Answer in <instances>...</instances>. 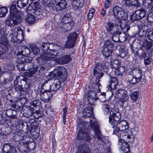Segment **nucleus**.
I'll list each match as a JSON object with an SVG mask.
<instances>
[{"label":"nucleus","mask_w":153,"mask_h":153,"mask_svg":"<svg viewBox=\"0 0 153 153\" xmlns=\"http://www.w3.org/2000/svg\"><path fill=\"white\" fill-rule=\"evenodd\" d=\"M65 68L61 66L56 67L54 70L49 74V77H58L59 79L51 78L48 80L45 81L43 82L42 85L43 87L46 84L48 83L49 84L50 89H49L53 93L56 91L60 88L61 81L65 80L66 76L64 75L62 72L65 70Z\"/></svg>","instance_id":"f257e3e1"},{"label":"nucleus","mask_w":153,"mask_h":153,"mask_svg":"<svg viewBox=\"0 0 153 153\" xmlns=\"http://www.w3.org/2000/svg\"><path fill=\"white\" fill-rule=\"evenodd\" d=\"M62 50V47L60 46L55 45L52 50H50V52L48 53V56H45L44 59L51 60L50 64L51 65H53L57 63L67 64L71 60V58L69 55H65L62 56L60 58L56 59L55 56L58 55Z\"/></svg>","instance_id":"f03ea898"},{"label":"nucleus","mask_w":153,"mask_h":153,"mask_svg":"<svg viewBox=\"0 0 153 153\" xmlns=\"http://www.w3.org/2000/svg\"><path fill=\"white\" fill-rule=\"evenodd\" d=\"M135 132L136 131L135 130L133 133L129 130H128L126 132L121 131H115V134L119 138L118 143L120 146V149L124 153H128L127 151L126 152L124 151L125 150V149H126L128 150L130 147L126 141H128V140L130 139L131 136L132 135L133 133L134 134V135H135L137 134V132L136 131V133L134 132Z\"/></svg>","instance_id":"7ed1b4c3"},{"label":"nucleus","mask_w":153,"mask_h":153,"mask_svg":"<svg viewBox=\"0 0 153 153\" xmlns=\"http://www.w3.org/2000/svg\"><path fill=\"white\" fill-rule=\"evenodd\" d=\"M16 2H13L10 7V16L9 18L5 20V24L11 27L20 24L22 20V14L20 11H18L16 7Z\"/></svg>","instance_id":"20e7f679"},{"label":"nucleus","mask_w":153,"mask_h":153,"mask_svg":"<svg viewBox=\"0 0 153 153\" xmlns=\"http://www.w3.org/2000/svg\"><path fill=\"white\" fill-rule=\"evenodd\" d=\"M142 71L140 68L131 71L127 74L128 81L131 84L134 85L141 81L142 79Z\"/></svg>","instance_id":"39448f33"},{"label":"nucleus","mask_w":153,"mask_h":153,"mask_svg":"<svg viewBox=\"0 0 153 153\" xmlns=\"http://www.w3.org/2000/svg\"><path fill=\"white\" fill-rule=\"evenodd\" d=\"M12 33L10 34L11 41L13 42L19 43L24 39V35L22 30L19 27H16L13 31L10 30Z\"/></svg>","instance_id":"423d86ee"},{"label":"nucleus","mask_w":153,"mask_h":153,"mask_svg":"<svg viewBox=\"0 0 153 153\" xmlns=\"http://www.w3.org/2000/svg\"><path fill=\"white\" fill-rule=\"evenodd\" d=\"M28 10L32 11L38 19L42 18L45 16L40 8V3L38 2L31 3L28 6Z\"/></svg>","instance_id":"0eeeda50"},{"label":"nucleus","mask_w":153,"mask_h":153,"mask_svg":"<svg viewBox=\"0 0 153 153\" xmlns=\"http://www.w3.org/2000/svg\"><path fill=\"white\" fill-rule=\"evenodd\" d=\"M114 96L115 98L119 99L118 102L120 106H123L124 103L128 99L127 92L125 90L120 89L115 92Z\"/></svg>","instance_id":"6e6552de"},{"label":"nucleus","mask_w":153,"mask_h":153,"mask_svg":"<svg viewBox=\"0 0 153 153\" xmlns=\"http://www.w3.org/2000/svg\"><path fill=\"white\" fill-rule=\"evenodd\" d=\"M116 18L120 20H125L127 17V14L121 8L115 6L111 9Z\"/></svg>","instance_id":"1a4fd4ad"},{"label":"nucleus","mask_w":153,"mask_h":153,"mask_svg":"<svg viewBox=\"0 0 153 153\" xmlns=\"http://www.w3.org/2000/svg\"><path fill=\"white\" fill-rule=\"evenodd\" d=\"M110 116L109 117V122L111 123L112 127L115 126L116 124L120 122L121 116L120 113L119 112L114 111L110 112Z\"/></svg>","instance_id":"9d476101"},{"label":"nucleus","mask_w":153,"mask_h":153,"mask_svg":"<svg viewBox=\"0 0 153 153\" xmlns=\"http://www.w3.org/2000/svg\"><path fill=\"white\" fill-rule=\"evenodd\" d=\"M99 124L96 121L95 118L93 117V120H91V124L90 126L94 130L95 135L96 138L101 141L103 142V140L101 138V134L98 127Z\"/></svg>","instance_id":"9b49d317"},{"label":"nucleus","mask_w":153,"mask_h":153,"mask_svg":"<svg viewBox=\"0 0 153 153\" xmlns=\"http://www.w3.org/2000/svg\"><path fill=\"white\" fill-rule=\"evenodd\" d=\"M102 71L97 69L95 68L93 71V74L96 77L95 81L94 83V85H95V88L97 89H99V86L100 85V84L99 82L100 81L99 79L103 75V73H102Z\"/></svg>","instance_id":"f8f14e48"},{"label":"nucleus","mask_w":153,"mask_h":153,"mask_svg":"<svg viewBox=\"0 0 153 153\" xmlns=\"http://www.w3.org/2000/svg\"><path fill=\"white\" fill-rule=\"evenodd\" d=\"M114 127L115 129H114L113 133L115 134L114 131H123L128 128V125L127 121L125 120H122L116 124Z\"/></svg>","instance_id":"ddd939ff"},{"label":"nucleus","mask_w":153,"mask_h":153,"mask_svg":"<svg viewBox=\"0 0 153 153\" xmlns=\"http://www.w3.org/2000/svg\"><path fill=\"white\" fill-rule=\"evenodd\" d=\"M77 34L75 33H71L68 37V41L65 44V46L68 48L74 47L75 44V40L77 39Z\"/></svg>","instance_id":"4468645a"},{"label":"nucleus","mask_w":153,"mask_h":153,"mask_svg":"<svg viewBox=\"0 0 153 153\" xmlns=\"http://www.w3.org/2000/svg\"><path fill=\"white\" fill-rule=\"evenodd\" d=\"M53 93L49 90H46L42 92L41 99L45 102H48L52 97Z\"/></svg>","instance_id":"2eb2a0df"},{"label":"nucleus","mask_w":153,"mask_h":153,"mask_svg":"<svg viewBox=\"0 0 153 153\" xmlns=\"http://www.w3.org/2000/svg\"><path fill=\"white\" fill-rule=\"evenodd\" d=\"M146 15L145 10L143 9L137 10L133 14L131 18L133 20H139L143 18Z\"/></svg>","instance_id":"dca6fc26"},{"label":"nucleus","mask_w":153,"mask_h":153,"mask_svg":"<svg viewBox=\"0 0 153 153\" xmlns=\"http://www.w3.org/2000/svg\"><path fill=\"white\" fill-rule=\"evenodd\" d=\"M139 43L143 47V48L147 52L150 51L153 45L152 42H149L146 39L140 40Z\"/></svg>","instance_id":"f3484780"},{"label":"nucleus","mask_w":153,"mask_h":153,"mask_svg":"<svg viewBox=\"0 0 153 153\" xmlns=\"http://www.w3.org/2000/svg\"><path fill=\"white\" fill-rule=\"evenodd\" d=\"M83 115L84 117L91 118L90 120V123H91V120H93V118H95L93 115V110L92 107L91 105H89L85 108L84 110Z\"/></svg>","instance_id":"a211bd4d"},{"label":"nucleus","mask_w":153,"mask_h":153,"mask_svg":"<svg viewBox=\"0 0 153 153\" xmlns=\"http://www.w3.org/2000/svg\"><path fill=\"white\" fill-rule=\"evenodd\" d=\"M77 129H78V130L77 138L79 140H83L87 132L84 126L82 125L79 124L77 127Z\"/></svg>","instance_id":"6ab92c4d"},{"label":"nucleus","mask_w":153,"mask_h":153,"mask_svg":"<svg viewBox=\"0 0 153 153\" xmlns=\"http://www.w3.org/2000/svg\"><path fill=\"white\" fill-rule=\"evenodd\" d=\"M92 87L94 90H92L89 91L88 94V100H89L90 99H94L96 97V92H98L100 91V89H97L95 88V85H93Z\"/></svg>","instance_id":"aec40b11"},{"label":"nucleus","mask_w":153,"mask_h":153,"mask_svg":"<svg viewBox=\"0 0 153 153\" xmlns=\"http://www.w3.org/2000/svg\"><path fill=\"white\" fill-rule=\"evenodd\" d=\"M49 43L45 42V43H43L42 45V48L43 50V51H44L45 52V54L43 55V56L42 57V59L45 61H48L50 60H45V56H48V53H49L50 52V51L52 50V49H49ZM53 49H52V50Z\"/></svg>","instance_id":"412c9836"},{"label":"nucleus","mask_w":153,"mask_h":153,"mask_svg":"<svg viewBox=\"0 0 153 153\" xmlns=\"http://www.w3.org/2000/svg\"><path fill=\"white\" fill-rule=\"evenodd\" d=\"M73 1V7L75 10H80L83 6L84 3V0H72Z\"/></svg>","instance_id":"4be33fe9"},{"label":"nucleus","mask_w":153,"mask_h":153,"mask_svg":"<svg viewBox=\"0 0 153 153\" xmlns=\"http://www.w3.org/2000/svg\"><path fill=\"white\" fill-rule=\"evenodd\" d=\"M2 152L5 153H14L15 152V148L11 146L9 143L5 144L3 146Z\"/></svg>","instance_id":"5701e85b"},{"label":"nucleus","mask_w":153,"mask_h":153,"mask_svg":"<svg viewBox=\"0 0 153 153\" xmlns=\"http://www.w3.org/2000/svg\"><path fill=\"white\" fill-rule=\"evenodd\" d=\"M26 70H29L28 71L24 72V75L25 76H27L28 77H30L37 71L38 67H35L32 68L28 67Z\"/></svg>","instance_id":"b1692460"},{"label":"nucleus","mask_w":153,"mask_h":153,"mask_svg":"<svg viewBox=\"0 0 153 153\" xmlns=\"http://www.w3.org/2000/svg\"><path fill=\"white\" fill-rule=\"evenodd\" d=\"M24 133L22 131H20L14 134L13 136V139L16 142L23 140L25 137Z\"/></svg>","instance_id":"393cba45"},{"label":"nucleus","mask_w":153,"mask_h":153,"mask_svg":"<svg viewBox=\"0 0 153 153\" xmlns=\"http://www.w3.org/2000/svg\"><path fill=\"white\" fill-rule=\"evenodd\" d=\"M78 152L79 153H89L90 151L88 146L86 144L81 145L78 148Z\"/></svg>","instance_id":"a878e982"},{"label":"nucleus","mask_w":153,"mask_h":153,"mask_svg":"<svg viewBox=\"0 0 153 153\" xmlns=\"http://www.w3.org/2000/svg\"><path fill=\"white\" fill-rule=\"evenodd\" d=\"M108 86L111 89L116 88V86L117 84V79L115 77H111L109 80Z\"/></svg>","instance_id":"bb28decb"},{"label":"nucleus","mask_w":153,"mask_h":153,"mask_svg":"<svg viewBox=\"0 0 153 153\" xmlns=\"http://www.w3.org/2000/svg\"><path fill=\"white\" fill-rule=\"evenodd\" d=\"M64 24H73L70 15L67 13L64 15L61 19V23Z\"/></svg>","instance_id":"cd10ccee"},{"label":"nucleus","mask_w":153,"mask_h":153,"mask_svg":"<svg viewBox=\"0 0 153 153\" xmlns=\"http://www.w3.org/2000/svg\"><path fill=\"white\" fill-rule=\"evenodd\" d=\"M73 24L61 23L60 28L62 31L64 32L70 31L71 29Z\"/></svg>","instance_id":"c85d7f7f"},{"label":"nucleus","mask_w":153,"mask_h":153,"mask_svg":"<svg viewBox=\"0 0 153 153\" xmlns=\"http://www.w3.org/2000/svg\"><path fill=\"white\" fill-rule=\"evenodd\" d=\"M117 21L118 22V26L119 25L121 29L123 30V31L125 33L127 32L128 30H130V27L128 25L127 23L124 21H123L124 22H120V21L118 20Z\"/></svg>","instance_id":"c756f323"},{"label":"nucleus","mask_w":153,"mask_h":153,"mask_svg":"<svg viewBox=\"0 0 153 153\" xmlns=\"http://www.w3.org/2000/svg\"><path fill=\"white\" fill-rule=\"evenodd\" d=\"M115 74L117 76H121L124 74L126 68L123 66H120L116 69H115Z\"/></svg>","instance_id":"7c9ffc66"},{"label":"nucleus","mask_w":153,"mask_h":153,"mask_svg":"<svg viewBox=\"0 0 153 153\" xmlns=\"http://www.w3.org/2000/svg\"><path fill=\"white\" fill-rule=\"evenodd\" d=\"M119 55L122 58H123L126 56L127 54L128 49L127 48L122 46L119 48Z\"/></svg>","instance_id":"2f4dec72"},{"label":"nucleus","mask_w":153,"mask_h":153,"mask_svg":"<svg viewBox=\"0 0 153 153\" xmlns=\"http://www.w3.org/2000/svg\"><path fill=\"white\" fill-rule=\"evenodd\" d=\"M31 106H29L27 107V109L32 110V108L35 109L34 108L39 107L41 104L40 102L38 100H36L31 102L30 103Z\"/></svg>","instance_id":"473e14b6"},{"label":"nucleus","mask_w":153,"mask_h":153,"mask_svg":"<svg viewBox=\"0 0 153 153\" xmlns=\"http://www.w3.org/2000/svg\"><path fill=\"white\" fill-rule=\"evenodd\" d=\"M113 48H103L102 50L103 55L106 57L110 56L112 54Z\"/></svg>","instance_id":"72a5a7b5"},{"label":"nucleus","mask_w":153,"mask_h":153,"mask_svg":"<svg viewBox=\"0 0 153 153\" xmlns=\"http://www.w3.org/2000/svg\"><path fill=\"white\" fill-rule=\"evenodd\" d=\"M28 0H15V2H16L18 7L20 8L25 7L27 3Z\"/></svg>","instance_id":"f704fd0d"},{"label":"nucleus","mask_w":153,"mask_h":153,"mask_svg":"<svg viewBox=\"0 0 153 153\" xmlns=\"http://www.w3.org/2000/svg\"><path fill=\"white\" fill-rule=\"evenodd\" d=\"M66 2L65 0H62L58 3H57L56 6V10H59L62 9H65L66 7Z\"/></svg>","instance_id":"c9c22d12"},{"label":"nucleus","mask_w":153,"mask_h":153,"mask_svg":"<svg viewBox=\"0 0 153 153\" xmlns=\"http://www.w3.org/2000/svg\"><path fill=\"white\" fill-rule=\"evenodd\" d=\"M121 62L119 59H115L112 61L111 63V66L112 68L116 69L118 68L121 65Z\"/></svg>","instance_id":"e433bc0d"},{"label":"nucleus","mask_w":153,"mask_h":153,"mask_svg":"<svg viewBox=\"0 0 153 153\" xmlns=\"http://www.w3.org/2000/svg\"><path fill=\"white\" fill-rule=\"evenodd\" d=\"M139 92L138 91H134L130 95V98L134 102H136L139 97Z\"/></svg>","instance_id":"4c0bfd02"},{"label":"nucleus","mask_w":153,"mask_h":153,"mask_svg":"<svg viewBox=\"0 0 153 153\" xmlns=\"http://www.w3.org/2000/svg\"><path fill=\"white\" fill-rule=\"evenodd\" d=\"M14 68L15 65L12 62L7 63L5 67V68L7 71H12L14 69Z\"/></svg>","instance_id":"58836bf2"},{"label":"nucleus","mask_w":153,"mask_h":153,"mask_svg":"<svg viewBox=\"0 0 153 153\" xmlns=\"http://www.w3.org/2000/svg\"><path fill=\"white\" fill-rule=\"evenodd\" d=\"M120 33V32L118 31L112 34V39L114 41L116 42L119 41Z\"/></svg>","instance_id":"ea45409f"},{"label":"nucleus","mask_w":153,"mask_h":153,"mask_svg":"<svg viewBox=\"0 0 153 153\" xmlns=\"http://www.w3.org/2000/svg\"><path fill=\"white\" fill-rule=\"evenodd\" d=\"M147 33H148V30L142 27L139 32L138 34L140 37H144L146 36Z\"/></svg>","instance_id":"a19ab883"},{"label":"nucleus","mask_w":153,"mask_h":153,"mask_svg":"<svg viewBox=\"0 0 153 153\" xmlns=\"http://www.w3.org/2000/svg\"><path fill=\"white\" fill-rule=\"evenodd\" d=\"M8 12L7 8L6 7L0 8V17H4Z\"/></svg>","instance_id":"79ce46f5"},{"label":"nucleus","mask_w":153,"mask_h":153,"mask_svg":"<svg viewBox=\"0 0 153 153\" xmlns=\"http://www.w3.org/2000/svg\"><path fill=\"white\" fill-rule=\"evenodd\" d=\"M144 6L148 8H150L153 5V0H144Z\"/></svg>","instance_id":"37998d69"},{"label":"nucleus","mask_w":153,"mask_h":153,"mask_svg":"<svg viewBox=\"0 0 153 153\" xmlns=\"http://www.w3.org/2000/svg\"><path fill=\"white\" fill-rule=\"evenodd\" d=\"M27 23L32 24L35 21V17L34 16L30 14L28 17L25 19Z\"/></svg>","instance_id":"c03bdc74"},{"label":"nucleus","mask_w":153,"mask_h":153,"mask_svg":"<svg viewBox=\"0 0 153 153\" xmlns=\"http://www.w3.org/2000/svg\"><path fill=\"white\" fill-rule=\"evenodd\" d=\"M102 109L104 114H107L109 111V105L106 103L103 104L102 106Z\"/></svg>","instance_id":"a18cd8bd"},{"label":"nucleus","mask_w":153,"mask_h":153,"mask_svg":"<svg viewBox=\"0 0 153 153\" xmlns=\"http://www.w3.org/2000/svg\"><path fill=\"white\" fill-rule=\"evenodd\" d=\"M30 49L25 47L22 51V54L26 56H27L30 55Z\"/></svg>","instance_id":"49530a36"},{"label":"nucleus","mask_w":153,"mask_h":153,"mask_svg":"<svg viewBox=\"0 0 153 153\" xmlns=\"http://www.w3.org/2000/svg\"><path fill=\"white\" fill-rule=\"evenodd\" d=\"M126 33H121L120 32L119 35V42H123L125 41L127 38V36Z\"/></svg>","instance_id":"de8ad7c7"},{"label":"nucleus","mask_w":153,"mask_h":153,"mask_svg":"<svg viewBox=\"0 0 153 153\" xmlns=\"http://www.w3.org/2000/svg\"><path fill=\"white\" fill-rule=\"evenodd\" d=\"M114 45L109 40L106 41L104 45V48H113Z\"/></svg>","instance_id":"09e8293b"},{"label":"nucleus","mask_w":153,"mask_h":153,"mask_svg":"<svg viewBox=\"0 0 153 153\" xmlns=\"http://www.w3.org/2000/svg\"><path fill=\"white\" fill-rule=\"evenodd\" d=\"M147 38L149 40L153 41V30L149 29L148 30L147 34Z\"/></svg>","instance_id":"8fccbe9b"},{"label":"nucleus","mask_w":153,"mask_h":153,"mask_svg":"<svg viewBox=\"0 0 153 153\" xmlns=\"http://www.w3.org/2000/svg\"><path fill=\"white\" fill-rule=\"evenodd\" d=\"M31 48L33 53L34 54L37 55L39 53L40 49L36 45H33Z\"/></svg>","instance_id":"3c124183"},{"label":"nucleus","mask_w":153,"mask_h":153,"mask_svg":"<svg viewBox=\"0 0 153 153\" xmlns=\"http://www.w3.org/2000/svg\"><path fill=\"white\" fill-rule=\"evenodd\" d=\"M114 27H106V29L107 33L108 34H111L117 32L118 31V28H116V29L115 30Z\"/></svg>","instance_id":"603ef678"},{"label":"nucleus","mask_w":153,"mask_h":153,"mask_svg":"<svg viewBox=\"0 0 153 153\" xmlns=\"http://www.w3.org/2000/svg\"><path fill=\"white\" fill-rule=\"evenodd\" d=\"M42 3L45 6H47L49 4H53V0H42Z\"/></svg>","instance_id":"864d4df0"},{"label":"nucleus","mask_w":153,"mask_h":153,"mask_svg":"<svg viewBox=\"0 0 153 153\" xmlns=\"http://www.w3.org/2000/svg\"><path fill=\"white\" fill-rule=\"evenodd\" d=\"M147 19L149 22H153V11H151V9L149 13Z\"/></svg>","instance_id":"5fc2aeb1"},{"label":"nucleus","mask_w":153,"mask_h":153,"mask_svg":"<svg viewBox=\"0 0 153 153\" xmlns=\"http://www.w3.org/2000/svg\"><path fill=\"white\" fill-rule=\"evenodd\" d=\"M95 11V10L94 9L91 8L90 9L88 14V19L90 20L93 18Z\"/></svg>","instance_id":"6e6d98bb"},{"label":"nucleus","mask_w":153,"mask_h":153,"mask_svg":"<svg viewBox=\"0 0 153 153\" xmlns=\"http://www.w3.org/2000/svg\"><path fill=\"white\" fill-rule=\"evenodd\" d=\"M27 66V64H25L24 65L23 63H20L18 64L17 65V67L18 68L19 70V71H24L25 70L24 68H25L26 66Z\"/></svg>","instance_id":"4d7b16f0"},{"label":"nucleus","mask_w":153,"mask_h":153,"mask_svg":"<svg viewBox=\"0 0 153 153\" xmlns=\"http://www.w3.org/2000/svg\"><path fill=\"white\" fill-rule=\"evenodd\" d=\"M95 68L103 71L104 69V67L103 65L102 62L101 63L99 62L97 63L95 65Z\"/></svg>","instance_id":"13d9d810"},{"label":"nucleus","mask_w":153,"mask_h":153,"mask_svg":"<svg viewBox=\"0 0 153 153\" xmlns=\"http://www.w3.org/2000/svg\"><path fill=\"white\" fill-rule=\"evenodd\" d=\"M131 6H134L139 7L140 5V4L137 0H131Z\"/></svg>","instance_id":"bf43d9fd"},{"label":"nucleus","mask_w":153,"mask_h":153,"mask_svg":"<svg viewBox=\"0 0 153 153\" xmlns=\"http://www.w3.org/2000/svg\"><path fill=\"white\" fill-rule=\"evenodd\" d=\"M115 25H114V24L113 23L109 22L107 23L106 27H116V28H118L119 24H117V23H116Z\"/></svg>","instance_id":"052dcab7"},{"label":"nucleus","mask_w":153,"mask_h":153,"mask_svg":"<svg viewBox=\"0 0 153 153\" xmlns=\"http://www.w3.org/2000/svg\"><path fill=\"white\" fill-rule=\"evenodd\" d=\"M32 60V59L31 57H28V56H26V57L25 58V62H26L25 64H27V66H29L31 65L32 63H30V62Z\"/></svg>","instance_id":"680f3d73"},{"label":"nucleus","mask_w":153,"mask_h":153,"mask_svg":"<svg viewBox=\"0 0 153 153\" xmlns=\"http://www.w3.org/2000/svg\"><path fill=\"white\" fill-rule=\"evenodd\" d=\"M111 0H105L104 4V7L105 9L108 8L111 4Z\"/></svg>","instance_id":"e2e57ef3"},{"label":"nucleus","mask_w":153,"mask_h":153,"mask_svg":"<svg viewBox=\"0 0 153 153\" xmlns=\"http://www.w3.org/2000/svg\"><path fill=\"white\" fill-rule=\"evenodd\" d=\"M63 122L64 124H65V123L66 122V115L67 112V108L66 107H65L63 110Z\"/></svg>","instance_id":"0e129e2a"},{"label":"nucleus","mask_w":153,"mask_h":153,"mask_svg":"<svg viewBox=\"0 0 153 153\" xmlns=\"http://www.w3.org/2000/svg\"><path fill=\"white\" fill-rule=\"evenodd\" d=\"M102 64L104 67V69H108L110 67V64L107 62L105 61H102Z\"/></svg>","instance_id":"69168bd1"},{"label":"nucleus","mask_w":153,"mask_h":153,"mask_svg":"<svg viewBox=\"0 0 153 153\" xmlns=\"http://www.w3.org/2000/svg\"><path fill=\"white\" fill-rule=\"evenodd\" d=\"M83 140H84L87 142H89L91 140V138L89 134L86 132L85 136H84Z\"/></svg>","instance_id":"338daca9"},{"label":"nucleus","mask_w":153,"mask_h":153,"mask_svg":"<svg viewBox=\"0 0 153 153\" xmlns=\"http://www.w3.org/2000/svg\"><path fill=\"white\" fill-rule=\"evenodd\" d=\"M124 2L125 5L127 7L131 6V0H122Z\"/></svg>","instance_id":"774afa93"}]
</instances>
